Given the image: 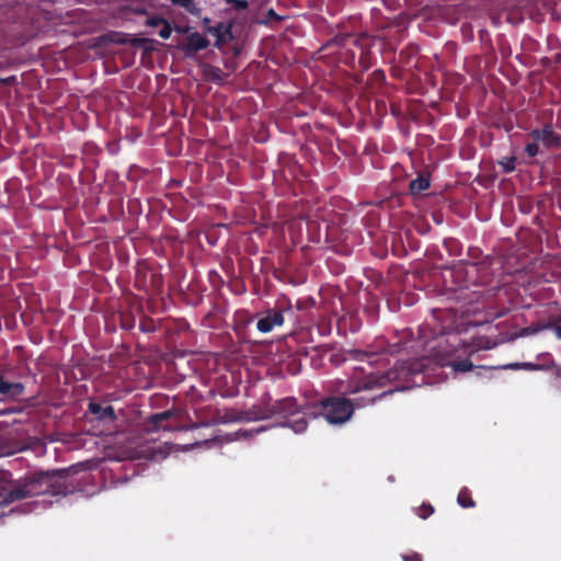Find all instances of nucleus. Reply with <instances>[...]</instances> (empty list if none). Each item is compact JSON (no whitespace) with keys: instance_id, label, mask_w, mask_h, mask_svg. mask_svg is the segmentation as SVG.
<instances>
[{"instance_id":"f257e3e1","label":"nucleus","mask_w":561,"mask_h":561,"mask_svg":"<svg viewBox=\"0 0 561 561\" xmlns=\"http://www.w3.org/2000/svg\"><path fill=\"white\" fill-rule=\"evenodd\" d=\"M438 334V337L428 342L430 354L427 356L398 360L391 369L385 373H373L358 380L353 388L346 390V393L377 389V387H386L394 381H407L412 376L425 373L431 362L440 367L450 366L455 371H470L473 368L472 362L469 358L460 359L459 353H467V348L460 350L459 334L449 333L446 327L439 328Z\"/></svg>"},{"instance_id":"f03ea898","label":"nucleus","mask_w":561,"mask_h":561,"mask_svg":"<svg viewBox=\"0 0 561 561\" xmlns=\"http://www.w3.org/2000/svg\"><path fill=\"white\" fill-rule=\"evenodd\" d=\"M449 276L456 282L454 290H470L472 288L471 295L466 294V298L473 302L493 296L497 288V285H494L490 289H485L493 282L491 264L486 261L458 264L449 270Z\"/></svg>"},{"instance_id":"7ed1b4c3","label":"nucleus","mask_w":561,"mask_h":561,"mask_svg":"<svg viewBox=\"0 0 561 561\" xmlns=\"http://www.w3.org/2000/svg\"><path fill=\"white\" fill-rule=\"evenodd\" d=\"M69 469L38 472L25 479L33 496L51 494L66 495L70 492L67 482Z\"/></svg>"},{"instance_id":"20e7f679","label":"nucleus","mask_w":561,"mask_h":561,"mask_svg":"<svg viewBox=\"0 0 561 561\" xmlns=\"http://www.w3.org/2000/svg\"><path fill=\"white\" fill-rule=\"evenodd\" d=\"M299 414L300 407L297 403V400L294 397H287L274 401L260 416L255 417V420H266L270 417L288 420L286 425L296 434H300L307 428V421L305 416H300Z\"/></svg>"},{"instance_id":"39448f33","label":"nucleus","mask_w":561,"mask_h":561,"mask_svg":"<svg viewBox=\"0 0 561 561\" xmlns=\"http://www.w3.org/2000/svg\"><path fill=\"white\" fill-rule=\"evenodd\" d=\"M320 414L331 424H342L352 419L355 405L347 398L329 397L320 402Z\"/></svg>"},{"instance_id":"423d86ee","label":"nucleus","mask_w":561,"mask_h":561,"mask_svg":"<svg viewBox=\"0 0 561 561\" xmlns=\"http://www.w3.org/2000/svg\"><path fill=\"white\" fill-rule=\"evenodd\" d=\"M561 137L554 131L551 123H545L541 128H534L529 134V141L526 144L525 152L535 157L539 152V145L546 148L559 147Z\"/></svg>"},{"instance_id":"0eeeda50","label":"nucleus","mask_w":561,"mask_h":561,"mask_svg":"<svg viewBox=\"0 0 561 561\" xmlns=\"http://www.w3.org/2000/svg\"><path fill=\"white\" fill-rule=\"evenodd\" d=\"M290 311V300H287L285 304H278L272 309H267L256 323L257 330L262 333H267L271 332L275 327L283 325L285 323V313Z\"/></svg>"},{"instance_id":"6e6552de","label":"nucleus","mask_w":561,"mask_h":561,"mask_svg":"<svg viewBox=\"0 0 561 561\" xmlns=\"http://www.w3.org/2000/svg\"><path fill=\"white\" fill-rule=\"evenodd\" d=\"M33 497L26 481L11 484H0V507H7L14 502Z\"/></svg>"},{"instance_id":"1a4fd4ad","label":"nucleus","mask_w":561,"mask_h":561,"mask_svg":"<svg viewBox=\"0 0 561 561\" xmlns=\"http://www.w3.org/2000/svg\"><path fill=\"white\" fill-rule=\"evenodd\" d=\"M391 115L398 121L401 129L408 128L410 122L421 124L426 117L423 107H389Z\"/></svg>"},{"instance_id":"9d476101","label":"nucleus","mask_w":561,"mask_h":561,"mask_svg":"<svg viewBox=\"0 0 561 561\" xmlns=\"http://www.w3.org/2000/svg\"><path fill=\"white\" fill-rule=\"evenodd\" d=\"M135 286L138 290L156 294L162 286V277L158 273L138 268Z\"/></svg>"},{"instance_id":"9b49d317","label":"nucleus","mask_w":561,"mask_h":561,"mask_svg":"<svg viewBox=\"0 0 561 561\" xmlns=\"http://www.w3.org/2000/svg\"><path fill=\"white\" fill-rule=\"evenodd\" d=\"M494 110L495 112L491 121L492 126L510 131L515 124H517V126L520 124V116L515 114L511 107L506 110L504 107H495Z\"/></svg>"},{"instance_id":"f8f14e48","label":"nucleus","mask_w":561,"mask_h":561,"mask_svg":"<svg viewBox=\"0 0 561 561\" xmlns=\"http://www.w3.org/2000/svg\"><path fill=\"white\" fill-rule=\"evenodd\" d=\"M25 391V386L21 382H9L0 374V394L7 399L16 400Z\"/></svg>"},{"instance_id":"ddd939ff","label":"nucleus","mask_w":561,"mask_h":561,"mask_svg":"<svg viewBox=\"0 0 561 561\" xmlns=\"http://www.w3.org/2000/svg\"><path fill=\"white\" fill-rule=\"evenodd\" d=\"M88 410L100 422H106V420H108L110 422H114L116 420L115 410L110 404L102 405L101 403L98 402H90Z\"/></svg>"},{"instance_id":"4468645a","label":"nucleus","mask_w":561,"mask_h":561,"mask_svg":"<svg viewBox=\"0 0 561 561\" xmlns=\"http://www.w3.org/2000/svg\"><path fill=\"white\" fill-rule=\"evenodd\" d=\"M173 415V412L168 410L161 413H157L151 415L147 419L145 428L147 432H157L161 428H165L163 425L164 422H167L171 416Z\"/></svg>"},{"instance_id":"2eb2a0df","label":"nucleus","mask_w":561,"mask_h":561,"mask_svg":"<svg viewBox=\"0 0 561 561\" xmlns=\"http://www.w3.org/2000/svg\"><path fill=\"white\" fill-rule=\"evenodd\" d=\"M553 327V322L549 320H539L538 322H533L531 324L525 327L520 331L522 336H529L537 334L543 330H550Z\"/></svg>"},{"instance_id":"dca6fc26","label":"nucleus","mask_w":561,"mask_h":561,"mask_svg":"<svg viewBox=\"0 0 561 561\" xmlns=\"http://www.w3.org/2000/svg\"><path fill=\"white\" fill-rule=\"evenodd\" d=\"M230 27L231 25H225L222 23H218L214 27H208V32L213 33L217 37L216 45L221 46L224 43L227 42L228 38L231 37L230 35Z\"/></svg>"},{"instance_id":"f3484780","label":"nucleus","mask_w":561,"mask_h":561,"mask_svg":"<svg viewBox=\"0 0 561 561\" xmlns=\"http://www.w3.org/2000/svg\"><path fill=\"white\" fill-rule=\"evenodd\" d=\"M430 175L420 174L415 180H412L409 184V190L412 194H420L425 192L430 187Z\"/></svg>"},{"instance_id":"a211bd4d","label":"nucleus","mask_w":561,"mask_h":561,"mask_svg":"<svg viewBox=\"0 0 561 561\" xmlns=\"http://www.w3.org/2000/svg\"><path fill=\"white\" fill-rule=\"evenodd\" d=\"M393 391H394L393 389H389V390H386L377 396L358 397L352 401H353V404L355 405V409H362L368 404H373L377 399H381V398L392 393Z\"/></svg>"},{"instance_id":"6ab92c4d","label":"nucleus","mask_w":561,"mask_h":561,"mask_svg":"<svg viewBox=\"0 0 561 561\" xmlns=\"http://www.w3.org/2000/svg\"><path fill=\"white\" fill-rule=\"evenodd\" d=\"M457 502L462 508H472L476 502L471 497V492L467 486H462L458 493Z\"/></svg>"},{"instance_id":"aec40b11","label":"nucleus","mask_w":561,"mask_h":561,"mask_svg":"<svg viewBox=\"0 0 561 561\" xmlns=\"http://www.w3.org/2000/svg\"><path fill=\"white\" fill-rule=\"evenodd\" d=\"M208 46V41L201 36L198 33H193L188 36V47L193 50L204 49Z\"/></svg>"},{"instance_id":"412c9836","label":"nucleus","mask_w":561,"mask_h":561,"mask_svg":"<svg viewBox=\"0 0 561 561\" xmlns=\"http://www.w3.org/2000/svg\"><path fill=\"white\" fill-rule=\"evenodd\" d=\"M119 322H121V327L124 329V330H130L134 328L135 325V319L131 314H127V313H119Z\"/></svg>"},{"instance_id":"4be33fe9","label":"nucleus","mask_w":561,"mask_h":561,"mask_svg":"<svg viewBox=\"0 0 561 561\" xmlns=\"http://www.w3.org/2000/svg\"><path fill=\"white\" fill-rule=\"evenodd\" d=\"M434 513V507L430 504V503H423L417 510H416V514L419 517L423 518L425 520V518L432 516Z\"/></svg>"},{"instance_id":"5701e85b","label":"nucleus","mask_w":561,"mask_h":561,"mask_svg":"<svg viewBox=\"0 0 561 561\" xmlns=\"http://www.w3.org/2000/svg\"><path fill=\"white\" fill-rule=\"evenodd\" d=\"M133 46L142 47L145 51L152 50V42L148 38H133L130 39Z\"/></svg>"},{"instance_id":"b1692460","label":"nucleus","mask_w":561,"mask_h":561,"mask_svg":"<svg viewBox=\"0 0 561 561\" xmlns=\"http://www.w3.org/2000/svg\"><path fill=\"white\" fill-rule=\"evenodd\" d=\"M500 164L502 165L504 172H512L515 169V158H504Z\"/></svg>"},{"instance_id":"393cba45","label":"nucleus","mask_w":561,"mask_h":561,"mask_svg":"<svg viewBox=\"0 0 561 561\" xmlns=\"http://www.w3.org/2000/svg\"><path fill=\"white\" fill-rule=\"evenodd\" d=\"M401 558L403 561H423V557L419 552L402 553Z\"/></svg>"},{"instance_id":"a878e982","label":"nucleus","mask_w":561,"mask_h":561,"mask_svg":"<svg viewBox=\"0 0 561 561\" xmlns=\"http://www.w3.org/2000/svg\"><path fill=\"white\" fill-rule=\"evenodd\" d=\"M174 4L186 8L188 11L194 12L195 7L192 0H172Z\"/></svg>"},{"instance_id":"bb28decb","label":"nucleus","mask_w":561,"mask_h":561,"mask_svg":"<svg viewBox=\"0 0 561 561\" xmlns=\"http://www.w3.org/2000/svg\"><path fill=\"white\" fill-rule=\"evenodd\" d=\"M550 321L553 322L552 329L554 330L557 337L561 340V316L554 319H550Z\"/></svg>"},{"instance_id":"cd10ccee","label":"nucleus","mask_w":561,"mask_h":561,"mask_svg":"<svg viewBox=\"0 0 561 561\" xmlns=\"http://www.w3.org/2000/svg\"><path fill=\"white\" fill-rule=\"evenodd\" d=\"M162 25L163 27L160 30L159 35L162 38H168L171 34V26L167 21Z\"/></svg>"},{"instance_id":"c85d7f7f","label":"nucleus","mask_w":561,"mask_h":561,"mask_svg":"<svg viewBox=\"0 0 561 561\" xmlns=\"http://www.w3.org/2000/svg\"><path fill=\"white\" fill-rule=\"evenodd\" d=\"M229 3H234L239 9H245L248 3L244 0H227Z\"/></svg>"},{"instance_id":"c756f323","label":"nucleus","mask_w":561,"mask_h":561,"mask_svg":"<svg viewBox=\"0 0 561 561\" xmlns=\"http://www.w3.org/2000/svg\"><path fill=\"white\" fill-rule=\"evenodd\" d=\"M165 21L162 19L153 18L148 21L149 25L151 26H158L160 24H163Z\"/></svg>"},{"instance_id":"7c9ffc66","label":"nucleus","mask_w":561,"mask_h":561,"mask_svg":"<svg viewBox=\"0 0 561 561\" xmlns=\"http://www.w3.org/2000/svg\"><path fill=\"white\" fill-rule=\"evenodd\" d=\"M186 110H187V107H171L170 113H171L172 115H181V114H182V112H184V113H185V112H186Z\"/></svg>"},{"instance_id":"2f4dec72","label":"nucleus","mask_w":561,"mask_h":561,"mask_svg":"<svg viewBox=\"0 0 561 561\" xmlns=\"http://www.w3.org/2000/svg\"><path fill=\"white\" fill-rule=\"evenodd\" d=\"M357 358L363 360L364 358H368L370 356H374V353H366V352H356Z\"/></svg>"},{"instance_id":"473e14b6","label":"nucleus","mask_w":561,"mask_h":561,"mask_svg":"<svg viewBox=\"0 0 561 561\" xmlns=\"http://www.w3.org/2000/svg\"><path fill=\"white\" fill-rule=\"evenodd\" d=\"M267 14H268V16L274 18L278 21L282 20V18L279 15H277L273 9H271Z\"/></svg>"},{"instance_id":"72a5a7b5","label":"nucleus","mask_w":561,"mask_h":561,"mask_svg":"<svg viewBox=\"0 0 561 561\" xmlns=\"http://www.w3.org/2000/svg\"><path fill=\"white\" fill-rule=\"evenodd\" d=\"M525 366H526L527 368H529V369H539V368H540V366H539V365L530 364V363L525 364Z\"/></svg>"},{"instance_id":"f704fd0d","label":"nucleus","mask_w":561,"mask_h":561,"mask_svg":"<svg viewBox=\"0 0 561 561\" xmlns=\"http://www.w3.org/2000/svg\"><path fill=\"white\" fill-rule=\"evenodd\" d=\"M296 308H297L298 310H302V309H304V304H302V301L298 300V301L296 302Z\"/></svg>"},{"instance_id":"c9c22d12","label":"nucleus","mask_w":561,"mask_h":561,"mask_svg":"<svg viewBox=\"0 0 561 561\" xmlns=\"http://www.w3.org/2000/svg\"><path fill=\"white\" fill-rule=\"evenodd\" d=\"M324 113L332 114V107H324Z\"/></svg>"},{"instance_id":"e433bc0d","label":"nucleus","mask_w":561,"mask_h":561,"mask_svg":"<svg viewBox=\"0 0 561 561\" xmlns=\"http://www.w3.org/2000/svg\"><path fill=\"white\" fill-rule=\"evenodd\" d=\"M139 327L142 331H147L148 329L146 327H144V322L142 323H139Z\"/></svg>"},{"instance_id":"4c0bfd02","label":"nucleus","mask_w":561,"mask_h":561,"mask_svg":"<svg viewBox=\"0 0 561 561\" xmlns=\"http://www.w3.org/2000/svg\"><path fill=\"white\" fill-rule=\"evenodd\" d=\"M210 22V20L208 18H205L204 19V24L207 25L208 23Z\"/></svg>"},{"instance_id":"58836bf2","label":"nucleus","mask_w":561,"mask_h":561,"mask_svg":"<svg viewBox=\"0 0 561 561\" xmlns=\"http://www.w3.org/2000/svg\"><path fill=\"white\" fill-rule=\"evenodd\" d=\"M425 330H426V327H422V328H421V331H422L423 336H425Z\"/></svg>"},{"instance_id":"ea45409f","label":"nucleus","mask_w":561,"mask_h":561,"mask_svg":"<svg viewBox=\"0 0 561 561\" xmlns=\"http://www.w3.org/2000/svg\"><path fill=\"white\" fill-rule=\"evenodd\" d=\"M463 112L468 113V107H460Z\"/></svg>"},{"instance_id":"a19ab883","label":"nucleus","mask_w":561,"mask_h":561,"mask_svg":"<svg viewBox=\"0 0 561 561\" xmlns=\"http://www.w3.org/2000/svg\"><path fill=\"white\" fill-rule=\"evenodd\" d=\"M376 110H385V111H387V106H383L382 108L381 107H376Z\"/></svg>"},{"instance_id":"79ce46f5","label":"nucleus","mask_w":561,"mask_h":561,"mask_svg":"<svg viewBox=\"0 0 561 561\" xmlns=\"http://www.w3.org/2000/svg\"><path fill=\"white\" fill-rule=\"evenodd\" d=\"M10 79H1L2 82H8Z\"/></svg>"},{"instance_id":"37998d69","label":"nucleus","mask_w":561,"mask_h":561,"mask_svg":"<svg viewBox=\"0 0 561 561\" xmlns=\"http://www.w3.org/2000/svg\"><path fill=\"white\" fill-rule=\"evenodd\" d=\"M2 515H0V518H1Z\"/></svg>"}]
</instances>
